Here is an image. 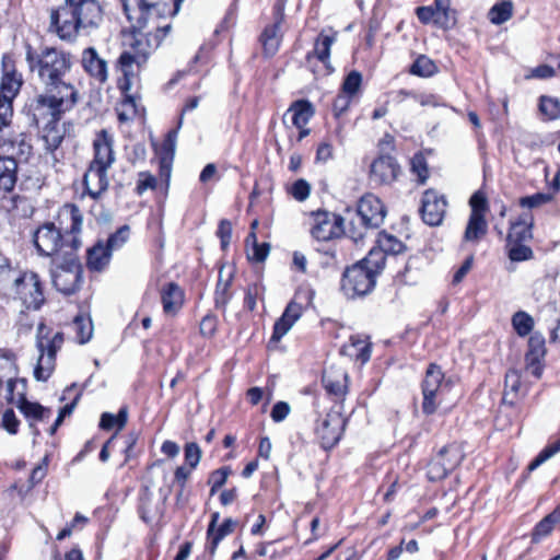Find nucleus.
I'll use <instances>...</instances> for the list:
<instances>
[{
  "label": "nucleus",
  "mask_w": 560,
  "mask_h": 560,
  "mask_svg": "<svg viewBox=\"0 0 560 560\" xmlns=\"http://www.w3.org/2000/svg\"><path fill=\"white\" fill-rule=\"evenodd\" d=\"M24 48L27 68L36 75L42 91L27 100L23 110L30 127L36 130V139L42 143L45 155L58 161L67 127L71 126L62 118L81 100L80 91L70 78L75 58L71 51L52 45L35 48L26 43Z\"/></svg>",
  "instance_id": "f257e3e1"
},
{
  "label": "nucleus",
  "mask_w": 560,
  "mask_h": 560,
  "mask_svg": "<svg viewBox=\"0 0 560 560\" xmlns=\"http://www.w3.org/2000/svg\"><path fill=\"white\" fill-rule=\"evenodd\" d=\"M145 28H130L129 40L116 60L115 68L119 72L116 80L117 90L120 93L118 102L117 119L125 124L139 115L141 95L140 73L165 37L172 31V23H158L151 31Z\"/></svg>",
  "instance_id": "f03ea898"
},
{
  "label": "nucleus",
  "mask_w": 560,
  "mask_h": 560,
  "mask_svg": "<svg viewBox=\"0 0 560 560\" xmlns=\"http://www.w3.org/2000/svg\"><path fill=\"white\" fill-rule=\"evenodd\" d=\"M103 0H63L48 9L47 32L61 42L74 43L82 30L97 28L104 21Z\"/></svg>",
  "instance_id": "7ed1b4c3"
},
{
  "label": "nucleus",
  "mask_w": 560,
  "mask_h": 560,
  "mask_svg": "<svg viewBox=\"0 0 560 560\" xmlns=\"http://www.w3.org/2000/svg\"><path fill=\"white\" fill-rule=\"evenodd\" d=\"M535 218L533 211L523 210L509 222L505 237V250L513 262L527 261L534 258V252L526 243L533 240Z\"/></svg>",
  "instance_id": "20e7f679"
},
{
  "label": "nucleus",
  "mask_w": 560,
  "mask_h": 560,
  "mask_svg": "<svg viewBox=\"0 0 560 560\" xmlns=\"http://www.w3.org/2000/svg\"><path fill=\"white\" fill-rule=\"evenodd\" d=\"M63 342L62 331H54L51 327L39 323L36 332V348L39 357L34 368L36 381L46 382L51 376L56 368L57 353L61 350Z\"/></svg>",
  "instance_id": "39448f33"
},
{
  "label": "nucleus",
  "mask_w": 560,
  "mask_h": 560,
  "mask_svg": "<svg viewBox=\"0 0 560 560\" xmlns=\"http://www.w3.org/2000/svg\"><path fill=\"white\" fill-rule=\"evenodd\" d=\"M122 13L130 24V28H148L150 23L154 27L158 23H167L168 11L172 7L165 1L150 0H118Z\"/></svg>",
  "instance_id": "423d86ee"
},
{
  "label": "nucleus",
  "mask_w": 560,
  "mask_h": 560,
  "mask_svg": "<svg viewBox=\"0 0 560 560\" xmlns=\"http://www.w3.org/2000/svg\"><path fill=\"white\" fill-rule=\"evenodd\" d=\"M130 237V226L124 224L110 233L106 240L98 238L85 250V267L91 273H102L108 269L113 253L120 249Z\"/></svg>",
  "instance_id": "0eeeda50"
},
{
  "label": "nucleus",
  "mask_w": 560,
  "mask_h": 560,
  "mask_svg": "<svg viewBox=\"0 0 560 560\" xmlns=\"http://www.w3.org/2000/svg\"><path fill=\"white\" fill-rule=\"evenodd\" d=\"M26 310L38 311L46 303V284L42 277L28 269L20 268L8 294Z\"/></svg>",
  "instance_id": "6e6552de"
},
{
  "label": "nucleus",
  "mask_w": 560,
  "mask_h": 560,
  "mask_svg": "<svg viewBox=\"0 0 560 560\" xmlns=\"http://www.w3.org/2000/svg\"><path fill=\"white\" fill-rule=\"evenodd\" d=\"M50 221L40 223L32 235V241L40 257L50 258L56 262L62 257L75 254Z\"/></svg>",
  "instance_id": "1a4fd4ad"
},
{
  "label": "nucleus",
  "mask_w": 560,
  "mask_h": 560,
  "mask_svg": "<svg viewBox=\"0 0 560 560\" xmlns=\"http://www.w3.org/2000/svg\"><path fill=\"white\" fill-rule=\"evenodd\" d=\"M50 222L55 223L56 230L60 232L66 243L77 254L83 245L82 232L84 223V217L79 206L73 202L63 203L58 208L54 220Z\"/></svg>",
  "instance_id": "9d476101"
},
{
  "label": "nucleus",
  "mask_w": 560,
  "mask_h": 560,
  "mask_svg": "<svg viewBox=\"0 0 560 560\" xmlns=\"http://www.w3.org/2000/svg\"><path fill=\"white\" fill-rule=\"evenodd\" d=\"M51 272V281L55 289L65 296L78 293L83 284V265L77 254L62 257Z\"/></svg>",
  "instance_id": "9b49d317"
},
{
  "label": "nucleus",
  "mask_w": 560,
  "mask_h": 560,
  "mask_svg": "<svg viewBox=\"0 0 560 560\" xmlns=\"http://www.w3.org/2000/svg\"><path fill=\"white\" fill-rule=\"evenodd\" d=\"M377 276L359 260L346 267L340 279V291L348 300L369 295L376 285Z\"/></svg>",
  "instance_id": "f8f14e48"
},
{
  "label": "nucleus",
  "mask_w": 560,
  "mask_h": 560,
  "mask_svg": "<svg viewBox=\"0 0 560 560\" xmlns=\"http://www.w3.org/2000/svg\"><path fill=\"white\" fill-rule=\"evenodd\" d=\"M447 383L442 366L435 362L429 363L420 383L421 410L424 416L430 417L439 410L443 402L442 392Z\"/></svg>",
  "instance_id": "ddd939ff"
},
{
  "label": "nucleus",
  "mask_w": 560,
  "mask_h": 560,
  "mask_svg": "<svg viewBox=\"0 0 560 560\" xmlns=\"http://www.w3.org/2000/svg\"><path fill=\"white\" fill-rule=\"evenodd\" d=\"M287 0H275L271 7V22L266 24L258 36L264 57L271 58L279 51L284 36Z\"/></svg>",
  "instance_id": "4468645a"
},
{
  "label": "nucleus",
  "mask_w": 560,
  "mask_h": 560,
  "mask_svg": "<svg viewBox=\"0 0 560 560\" xmlns=\"http://www.w3.org/2000/svg\"><path fill=\"white\" fill-rule=\"evenodd\" d=\"M18 170L19 164L14 158L0 155V210L9 214L26 201L24 196L15 192Z\"/></svg>",
  "instance_id": "2eb2a0df"
},
{
  "label": "nucleus",
  "mask_w": 560,
  "mask_h": 560,
  "mask_svg": "<svg viewBox=\"0 0 560 560\" xmlns=\"http://www.w3.org/2000/svg\"><path fill=\"white\" fill-rule=\"evenodd\" d=\"M465 453L462 443L450 442L442 446L427 465V478L432 481H442L448 477L464 460Z\"/></svg>",
  "instance_id": "dca6fc26"
},
{
  "label": "nucleus",
  "mask_w": 560,
  "mask_h": 560,
  "mask_svg": "<svg viewBox=\"0 0 560 560\" xmlns=\"http://www.w3.org/2000/svg\"><path fill=\"white\" fill-rule=\"evenodd\" d=\"M343 409L332 407L324 417L316 420L314 433L320 447L330 452L342 440L348 425V418L343 417Z\"/></svg>",
  "instance_id": "f3484780"
},
{
  "label": "nucleus",
  "mask_w": 560,
  "mask_h": 560,
  "mask_svg": "<svg viewBox=\"0 0 560 560\" xmlns=\"http://www.w3.org/2000/svg\"><path fill=\"white\" fill-rule=\"evenodd\" d=\"M415 14L422 25H431L443 32L454 30L458 23V11L452 7V0H433L430 5H420Z\"/></svg>",
  "instance_id": "a211bd4d"
},
{
  "label": "nucleus",
  "mask_w": 560,
  "mask_h": 560,
  "mask_svg": "<svg viewBox=\"0 0 560 560\" xmlns=\"http://www.w3.org/2000/svg\"><path fill=\"white\" fill-rule=\"evenodd\" d=\"M312 225L311 236L318 242H329L342 238L346 234L345 218L326 209H317L310 212Z\"/></svg>",
  "instance_id": "6ab92c4d"
},
{
  "label": "nucleus",
  "mask_w": 560,
  "mask_h": 560,
  "mask_svg": "<svg viewBox=\"0 0 560 560\" xmlns=\"http://www.w3.org/2000/svg\"><path fill=\"white\" fill-rule=\"evenodd\" d=\"M470 214L464 231L463 240L468 243L478 244L488 234V221L486 219L489 211L487 196L478 190L469 198Z\"/></svg>",
  "instance_id": "aec40b11"
},
{
  "label": "nucleus",
  "mask_w": 560,
  "mask_h": 560,
  "mask_svg": "<svg viewBox=\"0 0 560 560\" xmlns=\"http://www.w3.org/2000/svg\"><path fill=\"white\" fill-rule=\"evenodd\" d=\"M320 383L327 397L334 404L332 407L343 409L350 392V378L347 370L331 363L324 369Z\"/></svg>",
  "instance_id": "412c9836"
},
{
  "label": "nucleus",
  "mask_w": 560,
  "mask_h": 560,
  "mask_svg": "<svg viewBox=\"0 0 560 560\" xmlns=\"http://www.w3.org/2000/svg\"><path fill=\"white\" fill-rule=\"evenodd\" d=\"M402 174L401 165L396 156L389 153H377L369 165L368 179L375 188L389 187Z\"/></svg>",
  "instance_id": "4be33fe9"
},
{
  "label": "nucleus",
  "mask_w": 560,
  "mask_h": 560,
  "mask_svg": "<svg viewBox=\"0 0 560 560\" xmlns=\"http://www.w3.org/2000/svg\"><path fill=\"white\" fill-rule=\"evenodd\" d=\"M337 38L338 31L332 27L322 30L314 39L313 49L305 55L306 65L311 66L314 60H317L328 73H331L334 71L331 66V47L337 42ZM310 68L313 73L316 72L313 67Z\"/></svg>",
  "instance_id": "5701e85b"
},
{
  "label": "nucleus",
  "mask_w": 560,
  "mask_h": 560,
  "mask_svg": "<svg viewBox=\"0 0 560 560\" xmlns=\"http://www.w3.org/2000/svg\"><path fill=\"white\" fill-rule=\"evenodd\" d=\"M112 167L88 163L82 176L81 198L90 197L97 201L109 188L108 171Z\"/></svg>",
  "instance_id": "b1692460"
},
{
  "label": "nucleus",
  "mask_w": 560,
  "mask_h": 560,
  "mask_svg": "<svg viewBox=\"0 0 560 560\" xmlns=\"http://www.w3.org/2000/svg\"><path fill=\"white\" fill-rule=\"evenodd\" d=\"M446 197L436 189L428 188L422 192L419 212L422 221L429 226L442 224L446 214Z\"/></svg>",
  "instance_id": "393cba45"
},
{
  "label": "nucleus",
  "mask_w": 560,
  "mask_h": 560,
  "mask_svg": "<svg viewBox=\"0 0 560 560\" xmlns=\"http://www.w3.org/2000/svg\"><path fill=\"white\" fill-rule=\"evenodd\" d=\"M15 407L27 422L32 434L34 436H39L40 431L38 429V423L48 421L52 415V410L49 407L43 406L38 401H31L26 396V392L18 393Z\"/></svg>",
  "instance_id": "a878e982"
},
{
  "label": "nucleus",
  "mask_w": 560,
  "mask_h": 560,
  "mask_svg": "<svg viewBox=\"0 0 560 560\" xmlns=\"http://www.w3.org/2000/svg\"><path fill=\"white\" fill-rule=\"evenodd\" d=\"M387 210L380 197L373 192L364 194L357 205L358 220L363 221L373 229L380 228L386 217Z\"/></svg>",
  "instance_id": "bb28decb"
},
{
  "label": "nucleus",
  "mask_w": 560,
  "mask_h": 560,
  "mask_svg": "<svg viewBox=\"0 0 560 560\" xmlns=\"http://www.w3.org/2000/svg\"><path fill=\"white\" fill-rule=\"evenodd\" d=\"M302 315L303 305L295 300H291L287 304L282 315L273 324L272 334L267 343L268 350L277 348V345L280 342L283 336L289 332V330L301 318Z\"/></svg>",
  "instance_id": "cd10ccee"
},
{
  "label": "nucleus",
  "mask_w": 560,
  "mask_h": 560,
  "mask_svg": "<svg viewBox=\"0 0 560 560\" xmlns=\"http://www.w3.org/2000/svg\"><path fill=\"white\" fill-rule=\"evenodd\" d=\"M114 143V135L109 130H97L92 141V159L89 163L112 167L116 162Z\"/></svg>",
  "instance_id": "c85d7f7f"
},
{
  "label": "nucleus",
  "mask_w": 560,
  "mask_h": 560,
  "mask_svg": "<svg viewBox=\"0 0 560 560\" xmlns=\"http://www.w3.org/2000/svg\"><path fill=\"white\" fill-rule=\"evenodd\" d=\"M159 295L165 316L176 317L185 305V290L175 281H167L161 284Z\"/></svg>",
  "instance_id": "c756f323"
},
{
  "label": "nucleus",
  "mask_w": 560,
  "mask_h": 560,
  "mask_svg": "<svg viewBox=\"0 0 560 560\" xmlns=\"http://www.w3.org/2000/svg\"><path fill=\"white\" fill-rule=\"evenodd\" d=\"M81 66L88 77L100 85L108 80V65L94 47H86L81 54Z\"/></svg>",
  "instance_id": "7c9ffc66"
},
{
  "label": "nucleus",
  "mask_w": 560,
  "mask_h": 560,
  "mask_svg": "<svg viewBox=\"0 0 560 560\" xmlns=\"http://www.w3.org/2000/svg\"><path fill=\"white\" fill-rule=\"evenodd\" d=\"M525 395L521 371L513 368L509 369L504 375V389L501 404L510 408H516Z\"/></svg>",
  "instance_id": "2f4dec72"
},
{
  "label": "nucleus",
  "mask_w": 560,
  "mask_h": 560,
  "mask_svg": "<svg viewBox=\"0 0 560 560\" xmlns=\"http://www.w3.org/2000/svg\"><path fill=\"white\" fill-rule=\"evenodd\" d=\"M237 522L232 517L224 518L220 525L207 527L205 553L212 560L215 557L220 542L229 535L234 533Z\"/></svg>",
  "instance_id": "473e14b6"
},
{
  "label": "nucleus",
  "mask_w": 560,
  "mask_h": 560,
  "mask_svg": "<svg viewBox=\"0 0 560 560\" xmlns=\"http://www.w3.org/2000/svg\"><path fill=\"white\" fill-rule=\"evenodd\" d=\"M235 278V271L224 272V266L219 269L218 281L213 292L214 307L222 313L226 312L228 305L233 298L232 285Z\"/></svg>",
  "instance_id": "72a5a7b5"
},
{
  "label": "nucleus",
  "mask_w": 560,
  "mask_h": 560,
  "mask_svg": "<svg viewBox=\"0 0 560 560\" xmlns=\"http://www.w3.org/2000/svg\"><path fill=\"white\" fill-rule=\"evenodd\" d=\"M375 242L378 245V248L384 250L389 258H397L405 255L408 250L406 243L387 230L378 231Z\"/></svg>",
  "instance_id": "f704fd0d"
},
{
  "label": "nucleus",
  "mask_w": 560,
  "mask_h": 560,
  "mask_svg": "<svg viewBox=\"0 0 560 560\" xmlns=\"http://www.w3.org/2000/svg\"><path fill=\"white\" fill-rule=\"evenodd\" d=\"M287 113L292 114L291 121L294 127H303L314 117L316 109L311 101L299 98L290 104Z\"/></svg>",
  "instance_id": "c9c22d12"
},
{
  "label": "nucleus",
  "mask_w": 560,
  "mask_h": 560,
  "mask_svg": "<svg viewBox=\"0 0 560 560\" xmlns=\"http://www.w3.org/2000/svg\"><path fill=\"white\" fill-rule=\"evenodd\" d=\"M180 128L182 118L177 119L176 126L165 133L160 144H154V151L159 160L174 161Z\"/></svg>",
  "instance_id": "e433bc0d"
},
{
  "label": "nucleus",
  "mask_w": 560,
  "mask_h": 560,
  "mask_svg": "<svg viewBox=\"0 0 560 560\" xmlns=\"http://www.w3.org/2000/svg\"><path fill=\"white\" fill-rule=\"evenodd\" d=\"M558 525H560V515L552 510L533 527L530 542L533 545L539 544L542 539L549 537Z\"/></svg>",
  "instance_id": "4c0bfd02"
},
{
  "label": "nucleus",
  "mask_w": 560,
  "mask_h": 560,
  "mask_svg": "<svg viewBox=\"0 0 560 560\" xmlns=\"http://www.w3.org/2000/svg\"><path fill=\"white\" fill-rule=\"evenodd\" d=\"M430 151L419 150L417 151L409 161V171L415 176L417 185L423 186L430 178L431 172L427 160V154Z\"/></svg>",
  "instance_id": "58836bf2"
},
{
  "label": "nucleus",
  "mask_w": 560,
  "mask_h": 560,
  "mask_svg": "<svg viewBox=\"0 0 560 560\" xmlns=\"http://www.w3.org/2000/svg\"><path fill=\"white\" fill-rule=\"evenodd\" d=\"M128 422V407L122 406L116 415L112 412H103L100 417L98 428L103 431H115L113 434L118 433L127 425Z\"/></svg>",
  "instance_id": "ea45409f"
},
{
  "label": "nucleus",
  "mask_w": 560,
  "mask_h": 560,
  "mask_svg": "<svg viewBox=\"0 0 560 560\" xmlns=\"http://www.w3.org/2000/svg\"><path fill=\"white\" fill-rule=\"evenodd\" d=\"M19 270V264L14 265L0 252V295L8 296Z\"/></svg>",
  "instance_id": "a19ab883"
},
{
  "label": "nucleus",
  "mask_w": 560,
  "mask_h": 560,
  "mask_svg": "<svg viewBox=\"0 0 560 560\" xmlns=\"http://www.w3.org/2000/svg\"><path fill=\"white\" fill-rule=\"evenodd\" d=\"M342 352L354 358L361 364L366 363L371 359L372 346L363 340L360 336H351L349 343L342 347Z\"/></svg>",
  "instance_id": "79ce46f5"
},
{
  "label": "nucleus",
  "mask_w": 560,
  "mask_h": 560,
  "mask_svg": "<svg viewBox=\"0 0 560 560\" xmlns=\"http://www.w3.org/2000/svg\"><path fill=\"white\" fill-rule=\"evenodd\" d=\"M537 108L542 121L560 119V98L556 96L540 95Z\"/></svg>",
  "instance_id": "37998d69"
},
{
  "label": "nucleus",
  "mask_w": 560,
  "mask_h": 560,
  "mask_svg": "<svg viewBox=\"0 0 560 560\" xmlns=\"http://www.w3.org/2000/svg\"><path fill=\"white\" fill-rule=\"evenodd\" d=\"M408 72L419 78H431L439 72V67L429 56L420 54L409 66Z\"/></svg>",
  "instance_id": "c03bdc74"
},
{
  "label": "nucleus",
  "mask_w": 560,
  "mask_h": 560,
  "mask_svg": "<svg viewBox=\"0 0 560 560\" xmlns=\"http://www.w3.org/2000/svg\"><path fill=\"white\" fill-rule=\"evenodd\" d=\"M388 258L389 257L384 253V250L378 248V245L374 241V245L371 247L366 256L359 261L378 277L384 270Z\"/></svg>",
  "instance_id": "a18cd8bd"
},
{
  "label": "nucleus",
  "mask_w": 560,
  "mask_h": 560,
  "mask_svg": "<svg viewBox=\"0 0 560 560\" xmlns=\"http://www.w3.org/2000/svg\"><path fill=\"white\" fill-rule=\"evenodd\" d=\"M23 84L22 74L15 69L4 71L0 82V94L15 98Z\"/></svg>",
  "instance_id": "49530a36"
},
{
  "label": "nucleus",
  "mask_w": 560,
  "mask_h": 560,
  "mask_svg": "<svg viewBox=\"0 0 560 560\" xmlns=\"http://www.w3.org/2000/svg\"><path fill=\"white\" fill-rule=\"evenodd\" d=\"M514 13V4L511 0L495 2L488 12L489 21L494 25H501L509 21Z\"/></svg>",
  "instance_id": "de8ad7c7"
},
{
  "label": "nucleus",
  "mask_w": 560,
  "mask_h": 560,
  "mask_svg": "<svg viewBox=\"0 0 560 560\" xmlns=\"http://www.w3.org/2000/svg\"><path fill=\"white\" fill-rule=\"evenodd\" d=\"M72 329L74 330V339L79 345L88 343L93 336V324L90 317L77 315L72 320Z\"/></svg>",
  "instance_id": "09e8293b"
},
{
  "label": "nucleus",
  "mask_w": 560,
  "mask_h": 560,
  "mask_svg": "<svg viewBox=\"0 0 560 560\" xmlns=\"http://www.w3.org/2000/svg\"><path fill=\"white\" fill-rule=\"evenodd\" d=\"M363 75L358 70L348 72L340 85V91L353 98L359 97L362 92Z\"/></svg>",
  "instance_id": "8fccbe9b"
},
{
  "label": "nucleus",
  "mask_w": 560,
  "mask_h": 560,
  "mask_svg": "<svg viewBox=\"0 0 560 560\" xmlns=\"http://www.w3.org/2000/svg\"><path fill=\"white\" fill-rule=\"evenodd\" d=\"M512 327L520 337L528 336L534 329V318L525 311H517L513 314Z\"/></svg>",
  "instance_id": "3c124183"
},
{
  "label": "nucleus",
  "mask_w": 560,
  "mask_h": 560,
  "mask_svg": "<svg viewBox=\"0 0 560 560\" xmlns=\"http://www.w3.org/2000/svg\"><path fill=\"white\" fill-rule=\"evenodd\" d=\"M560 452V436L548 444L537 454V456L528 464L527 470L534 471L546 460Z\"/></svg>",
  "instance_id": "603ef678"
},
{
  "label": "nucleus",
  "mask_w": 560,
  "mask_h": 560,
  "mask_svg": "<svg viewBox=\"0 0 560 560\" xmlns=\"http://www.w3.org/2000/svg\"><path fill=\"white\" fill-rule=\"evenodd\" d=\"M545 358L546 355L535 353L533 351L526 350L525 352V369L529 372L536 380H540L542 377L545 371Z\"/></svg>",
  "instance_id": "864d4df0"
},
{
  "label": "nucleus",
  "mask_w": 560,
  "mask_h": 560,
  "mask_svg": "<svg viewBox=\"0 0 560 560\" xmlns=\"http://www.w3.org/2000/svg\"><path fill=\"white\" fill-rule=\"evenodd\" d=\"M199 335L201 338L210 340L213 339L219 330V317L212 312H208L201 317L198 325Z\"/></svg>",
  "instance_id": "5fc2aeb1"
},
{
  "label": "nucleus",
  "mask_w": 560,
  "mask_h": 560,
  "mask_svg": "<svg viewBox=\"0 0 560 560\" xmlns=\"http://www.w3.org/2000/svg\"><path fill=\"white\" fill-rule=\"evenodd\" d=\"M232 474L231 466L225 465L209 474L207 483L210 487V494H215L228 481Z\"/></svg>",
  "instance_id": "6e6d98bb"
},
{
  "label": "nucleus",
  "mask_w": 560,
  "mask_h": 560,
  "mask_svg": "<svg viewBox=\"0 0 560 560\" xmlns=\"http://www.w3.org/2000/svg\"><path fill=\"white\" fill-rule=\"evenodd\" d=\"M194 469L186 466H177L174 470L173 482L177 487L176 500L179 501L184 495L187 483L191 477Z\"/></svg>",
  "instance_id": "4d7b16f0"
},
{
  "label": "nucleus",
  "mask_w": 560,
  "mask_h": 560,
  "mask_svg": "<svg viewBox=\"0 0 560 560\" xmlns=\"http://www.w3.org/2000/svg\"><path fill=\"white\" fill-rule=\"evenodd\" d=\"M370 229L373 228L368 226L363 221L358 220V217L355 215L354 219L350 220L348 226L346 228L345 236L349 237L354 243H359L365 238Z\"/></svg>",
  "instance_id": "13d9d810"
},
{
  "label": "nucleus",
  "mask_w": 560,
  "mask_h": 560,
  "mask_svg": "<svg viewBox=\"0 0 560 560\" xmlns=\"http://www.w3.org/2000/svg\"><path fill=\"white\" fill-rule=\"evenodd\" d=\"M552 200V194L536 192L530 196H524L518 199V206L524 210H530L541 207Z\"/></svg>",
  "instance_id": "bf43d9fd"
},
{
  "label": "nucleus",
  "mask_w": 560,
  "mask_h": 560,
  "mask_svg": "<svg viewBox=\"0 0 560 560\" xmlns=\"http://www.w3.org/2000/svg\"><path fill=\"white\" fill-rule=\"evenodd\" d=\"M202 457V451L196 442H188L184 445V465L196 469Z\"/></svg>",
  "instance_id": "052dcab7"
},
{
  "label": "nucleus",
  "mask_w": 560,
  "mask_h": 560,
  "mask_svg": "<svg viewBox=\"0 0 560 560\" xmlns=\"http://www.w3.org/2000/svg\"><path fill=\"white\" fill-rule=\"evenodd\" d=\"M233 225L229 219H221L215 231L217 237L220 240V248L226 252L232 242Z\"/></svg>",
  "instance_id": "680f3d73"
},
{
  "label": "nucleus",
  "mask_w": 560,
  "mask_h": 560,
  "mask_svg": "<svg viewBox=\"0 0 560 560\" xmlns=\"http://www.w3.org/2000/svg\"><path fill=\"white\" fill-rule=\"evenodd\" d=\"M288 194L299 202L305 201L312 191L310 183L304 178H299L287 189Z\"/></svg>",
  "instance_id": "e2e57ef3"
},
{
  "label": "nucleus",
  "mask_w": 560,
  "mask_h": 560,
  "mask_svg": "<svg viewBox=\"0 0 560 560\" xmlns=\"http://www.w3.org/2000/svg\"><path fill=\"white\" fill-rule=\"evenodd\" d=\"M158 188V179L149 171L138 173V180L136 184L135 192L137 196H142L148 189L155 190Z\"/></svg>",
  "instance_id": "0e129e2a"
},
{
  "label": "nucleus",
  "mask_w": 560,
  "mask_h": 560,
  "mask_svg": "<svg viewBox=\"0 0 560 560\" xmlns=\"http://www.w3.org/2000/svg\"><path fill=\"white\" fill-rule=\"evenodd\" d=\"M352 100V96L339 91L331 104V112L336 119H340L349 110Z\"/></svg>",
  "instance_id": "69168bd1"
},
{
  "label": "nucleus",
  "mask_w": 560,
  "mask_h": 560,
  "mask_svg": "<svg viewBox=\"0 0 560 560\" xmlns=\"http://www.w3.org/2000/svg\"><path fill=\"white\" fill-rule=\"evenodd\" d=\"M249 245L253 247V253L247 254V258L249 261L255 264L264 262L269 256L271 245L268 242L258 243L257 238L255 242H249Z\"/></svg>",
  "instance_id": "338daca9"
},
{
  "label": "nucleus",
  "mask_w": 560,
  "mask_h": 560,
  "mask_svg": "<svg viewBox=\"0 0 560 560\" xmlns=\"http://www.w3.org/2000/svg\"><path fill=\"white\" fill-rule=\"evenodd\" d=\"M21 421L16 417L12 408H8L3 411L1 417V427L11 435L19 433Z\"/></svg>",
  "instance_id": "774afa93"
}]
</instances>
